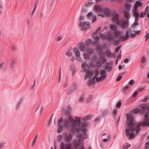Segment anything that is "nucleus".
<instances>
[{
    "label": "nucleus",
    "mask_w": 149,
    "mask_h": 149,
    "mask_svg": "<svg viewBox=\"0 0 149 149\" xmlns=\"http://www.w3.org/2000/svg\"><path fill=\"white\" fill-rule=\"evenodd\" d=\"M70 120L72 123L71 126V130L73 133L77 132L78 135L79 141L75 139L74 141L75 149H79L81 146V144L83 141V139H86L88 135L86 134L88 130L86 129H83L81 128L80 129L81 125V118L76 117L75 119H74L72 116H69Z\"/></svg>",
    "instance_id": "f257e3e1"
},
{
    "label": "nucleus",
    "mask_w": 149,
    "mask_h": 149,
    "mask_svg": "<svg viewBox=\"0 0 149 149\" xmlns=\"http://www.w3.org/2000/svg\"><path fill=\"white\" fill-rule=\"evenodd\" d=\"M126 116L127 123L129 127H127L125 130V134L129 139H132L134 138L135 135L133 132H131V131H135V123L134 122V117L131 114L127 113Z\"/></svg>",
    "instance_id": "f03ea898"
},
{
    "label": "nucleus",
    "mask_w": 149,
    "mask_h": 149,
    "mask_svg": "<svg viewBox=\"0 0 149 149\" xmlns=\"http://www.w3.org/2000/svg\"><path fill=\"white\" fill-rule=\"evenodd\" d=\"M81 67L82 69L84 70V72L86 73V77H89V79L91 80L93 84H94L95 82L96 78L95 77H93L92 80L91 78L93 76V73L92 71H90L89 70L90 68L89 65L86 63V62H83L81 65Z\"/></svg>",
    "instance_id": "7ed1b4c3"
},
{
    "label": "nucleus",
    "mask_w": 149,
    "mask_h": 149,
    "mask_svg": "<svg viewBox=\"0 0 149 149\" xmlns=\"http://www.w3.org/2000/svg\"><path fill=\"white\" fill-rule=\"evenodd\" d=\"M63 121V118L62 117H61L58 120V127L57 132L58 133H60L62 131L63 128V126L65 128H68L69 127L70 123L68 121L65 120L64 121L63 125L62 124Z\"/></svg>",
    "instance_id": "20e7f679"
},
{
    "label": "nucleus",
    "mask_w": 149,
    "mask_h": 149,
    "mask_svg": "<svg viewBox=\"0 0 149 149\" xmlns=\"http://www.w3.org/2000/svg\"><path fill=\"white\" fill-rule=\"evenodd\" d=\"M141 109L140 111V113L141 114L144 113L146 111L145 115V120L146 121H149V106L146 104H144L140 105Z\"/></svg>",
    "instance_id": "39448f33"
},
{
    "label": "nucleus",
    "mask_w": 149,
    "mask_h": 149,
    "mask_svg": "<svg viewBox=\"0 0 149 149\" xmlns=\"http://www.w3.org/2000/svg\"><path fill=\"white\" fill-rule=\"evenodd\" d=\"M149 126V121H146L145 120L142 122H140L139 123L137 124V126L135 125V129L136 134H137L141 130V126Z\"/></svg>",
    "instance_id": "423d86ee"
},
{
    "label": "nucleus",
    "mask_w": 149,
    "mask_h": 149,
    "mask_svg": "<svg viewBox=\"0 0 149 149\" xmlns=\"http://www.w3.org/2000/svg\"><path fill=\"white\" fill-rule=\"evenodd\" d=\"M101 38L103 40H107L111 41H113L114 39V36L111 33H109L108 35L104 34H102L100 36Z\"/></svg>",
    "instance_id": "0eeeda50"
},
{
    "label": "nucleus",
    "mask_w": 149,
    "mask_h": 149,
    "mask_svg": "<svg viewBox=\"0 0 149 149\" xmlns=\"http://www.w3.org/2000/svg\"><path fill=\"white\" fill-rule=\"evenodd\" d=\"M91 23L88 22H83L79 23V25L81 27L82 29L86 30L90 28L91 27Z\"/></svg>",
    "instance_id": "6e6552de"
},
{
    "label": "nucleus",
    "mask_w": 149,
    "mask_h": 149,
    "mask_svg": "<svg viewBox=\"0 0 149 149\" xmlns=\"http://www.w3.org/2000/svg\"><path fill=\"white\" fill-rule=\"evenodd\" d=\"M112 20L113 22L116 23L117 25L119 24L120 21V16L118 13L115 12L113 14Z\"/></svg>",
    "instance_id": "1a4fd4ad"
},
{
    "label": "nucleus",
    "mask_w": 149,
    "mask_h": 149,
    "mask_svg": "<svg viewBox=\"0 0 149 149\" xmlns=\"http://www.w3.org/2000/svg\"><path fill=\"white\" fill-rule=\"evenodd\" d=\"M118 25L120 26L123 29H126L129 26V21L128 19H126L123 21H120Z\"/></svg>",
    "instance_id": "9d476101"
},
{
    "label": "nucleus",
    "mask_w": 149,
    "mask_h": 149,
    "mask_svg": "<svg viewBox=\"0 0 149 149\" xmlns=\"http://www.w3.org/2000/svg\"><path fill=\"white\" fill-rule=\"evenodd\" d=\"M130 37V31L129 30H128L126 32L125 36H124L123 35H121L120 36V40H121V41H124L129 39Z\"/></svg>",
    "instance_id": "9b49d317"
},
{
    "label": "nucleus",
    "mask_w": 149,
    "mask_h": 149,
    "mask_svg": "<svg viewBox=\"0 0 149 149\" xmlns=\"http://www.w3.org/2000/svg\"><path fill=\"white\" fill-rule=\"evenodd\" d=\"M87 45L84 42H81L79 43L77 45V47H78L80 51L82 52H84L86 51L87 49Z\"/></svg>",
    "instance_id": "f8f14e48"
},
{
    "label": "nucleus",
    "mask_w": 149,
    "mask_h": 149,
    "mask_svg": "<svg viewBox=\"0 0 149 149\" xmlns=\"http://www.w3.org/2000/svg\"><path fill=\"white\" fill-rule=\"evenodd\" d=\"M88 18L90 20H92V22L95 21L97 19L96 16L92 13V12H90L87 14Z\"/></svg>",
    "instance_id": "ddd939ff"
},
{
    "label": "nucleus",
    "mask_w": 149,
    "mask_h": 149,
    "mask_svg": "<svg viewBox=\"0 0 149 149\" xmlns=\"http://www.w3.org/2000/svg\"><path fill=\"white\" fill-rule=\"evenodd\" d=\"M60 149H71V146L68 143L65 144L63 142H62L60 146Z\"/></svg>",
    "instance_id": "4468645a"
},
{
    "label": "nucleus",
    "mask_w": 149,
    "mask_h": 149,
    "mask_svg": "<svg viewBox=\"0 0 149 149\" xmlns=\"http://www.w3.org/2000/svg\"><path fill=\"white\" fill-rule=\"evenodd\" d=\"M73 138V136L71 134H66L65 136L64 137L65 141L67 143H68L71 141Z\"/></svg>",
    "instance_id": "2eb2a0df"
},
{
    "label": "nucleus",
    "mask_w": 149,
    "mask_h": 149,
    "mask_svg": "<svg viewBox=\"0 0 149 149\" xmlns=\"http://www.w3.org/2000/svg\"><path fill=\"white\" fill-rule=\"evenodd\" d=\"M94 9L96 11L98 12H101L103 11V9L100 5H95L94 6Z\"/></svg>",
    "instance_id": "dca6fc26"
},
{
    "label": "nucleus",
    "mask_w": 149,
    "mask_h": 149,
    "mask_svg": "<svg viewBox=\"0 0 149 149\" xmlns=\"http://www.w3.org/2000/svg\"><path fill=\"white\" fill-rule=\"evenodd\" d=\"M73 52L77 57H79L81 55L80 52L77 47L74 48L73 49Z\"/></svg>",
    "instance_id": "f3484780"
},
{
    "label": "nucleus",
    "mask_w": 149,
    "mask_h": 149,
    "mask_svg": "<svg viewBox=\"0 0 149 149\" xmlns=\"http://www.w3.org/2000/svg\"><path fill=\"white\" fill-rule=\"evenodd\" d=\"M110 29L112 31H116L117 30L118 27L116 25L110 24L109 26Z\"/></svg>",
    "instance_id": "a211bd4d"
},
{
    "label": "nucleus",
    "mask_w": 149,
    "mask_h": 149,
    "mask_svg": "<svg viewBox=\"0 0 149 149\" xmlns=\"http://www.w3.org/2000/svg\"><path fill=\"white\" fill-rule=\"evenodd\" d=\"M100 74L101 75V76L103 77L104 79H105L107 76V72L104 70H101L100 71Z\"/></svg>",
    "instance_id": "6ab92c4d"
},
{
    "label": "nucleus",
    "mask_w": 149,
    "mask_h": 149,
    "mask_svg": "<svg viewBox=\"0 0 149 149\" xmlns=\"http://www.w3.org/2000/svg\"><path fill=\"white\" fill-rule=\"evenodd\" d=\"M130 87L129 86H126L124 87L123 89V92L125 94L127 93L130 90Z\"/></svg>",
    "instance_id": "aec40b11"
},
{
    "label": "nucleus",
    "mask_w": 149,
    "mask_h": 149,
    "mask_svg": "<svg viewBox=\"0 0 149 149\" xmlns=\"http://www.w3.org/2000/svg\"><path fill=\"white\" fill-rule=\"evenodd\" d=\"M88 124V123L87 122H85L83 124L81 123V125H81V127L80 128V129H81V128H83V129H86L87 130V129L86 128V127L87 126Z\"/></svg>",
    "instance_id": "412c9836"
},
{
    "label": "nucleus",
    "mask_w": 149,
    "mask_h": 149,
    "mask_svg": "<svg viewBox=\"0 0 149 149\" xmlns=\"http://www.w3.org/2000/svg\"><path fill=\"white\" fill-rule=\"evenodd\" d=\"M70 70L72 72V76H73L75 75L74 72L76 71V69L75 68L74 66L71 65L70 67Z\"/></svg>",
    "instance_id": "4be33fe9"
},
{
    "label": "nucleus",
    "mask_w": 149,
    "mask_h": 149,
    "mask_svg": "<svg viewBox=\"0 0 149 149\" xmlns=\"http://www.w3.org/2000/svg\"><path fill=\"white\" fill-rule=\"evenodd\" d=\"M134 16L135 19H139V13L138 11L134 10Z\"/></svg>",
    "instance_id": "5701e85b"
},
{
    "label": "nucleus",
    "mask_w": 149,
    "mask_h": 149,
    "mask_svg": "<svg viewBox=\"0 0 149 149\" xmlns=\"http://www.w3.org/2000/svg\"><path fill=\"white\" fill-rule=\"evenodd\" d=\"M94 52V49L91 48L88 49L87 50V53L88 54L91 55L93 54Z\"/></svg>",
    "instance_id": "b1692460"
},
{
    "label": "nucleus",
    "mask_w": 149,
    "mask_h": 149,
    "mask_svg": "<svg viewBox=\"0 0 149 149\" xmlns=\"http://www.w3.org/2000/svg\"><path fill=\"white\" fill-rule=\"evenodd\" d=\"M124 17L125 18L128 19L130 17L129 12L126 10H124L123 11Z\"/></svg>",
    "instance_id": "393cba45"
},
{
    "label": "nucleus",
    "mask_w": 149,
    "mask_h": 149,
    "mask_svg": "<svg viewBox=\"0 0 149 149\" xmlns=\"http://www.w3.org/2000/svg\"><path fill=\"white\" fill-rule=\"evenodd\" d=\"M107 65L105 66V69H106L108 72H109L112 70V67L109 66V65L108 62L107 63Z\"/></svg>",
    "instance_id": "a878e982"
},
{
    "label": "nucleus",
    "mask_w": 149,
    "mask_h": 149,
    "mask_svg": "<svg viewBox=\"0 0 149 149\" xmlns=\"http://www.w3.org/2000/svg\"><path fill=\"white\" fill-rule=\"evenodd\" d=\"M99 59L100 60L102 63H104L107 61V58L104 56H100Z\"/></svg>",
    "instance_id": "bb28decb"
},
{
    "label": "nucleus",
    "mask_w": 149,
    "mask_h": 149,
    "mask_svg": "<svg viewBox=\"0 0 149 149\" xmlns=\"http://www.w3.org/2000/svg\"><path fill=\"white\" fill-rule=\"evenodd\" d=\"M103 11H104V14L106 16H107L110 13L109 10L108 8L104 9V10H103Z\"/></svg>",
    "instance_id": "cd10ccee"
},
{
    "label": "nucleus",
    "mask_w": 149,
    "mask_h": 149,
    "mask_svg": "<svg viewBox=\"0 0 149 149\" xmlns=\"http://www.w3.org/2000/svg\"><path fill=\"white\" fill-rule=\"evenodd\" d=\"M92 117L93 116L92 115H88L83 118V120L84 121H85L87 120H90L92 118Z\"/></svg>",
    "instance_id": "c85d7f7f"
},
{
    "label": "nucleus",
    "mask_w": 149,
    "mask_h": 149,
    "mask_svg": "<svg viewBox=\"0 0 149 149\" xmlns=\"http://www.w3.org/2000/svg\"><path fill=\"white\" fill-rule=\"evenodd\" d=\"M16 59H13L11 62L10 63V67L11 68H13L16 63Z\"/></svg>",
    "instance_id": "c756f323"
},
{
    "label": "nucleus",
    "mask_w": 149,
    "mask_h": 149,
    "mask_svg": "<svg viewBox=\"0 0 149 149\" xmlns=\"http://www.w3.org/2000/svg\"><path fill=\"white\" fill-rule=\"evenodd\" d=\"M140 109L138 108H136L133 110H132L131 111V113H137L139 112H140Z\"/></svg>",
    "instance_id": "7c9ffc66"
},
{
    "label": "nucleus",
    "mask_w": 149,
    "mask_h": 149,
    "mask_svg": "<svg viewBox=\"0 0 149 149\" xmlns=\"http://www.w3.org/2000/svg\"><path fill=\"white\" fill-rule=\"evenodd\" d=\"M93 98L92 95H91L89 96L88 98L86 100V102L87 103L90 102L92 101Z\"/></svg>",
    "instance_id": "2f4dec72"
},
{
    "label": "nucleus",
    "mask_w": 149,
    "mask_h": 149,
    "mask_svg": "<svg viewBox=\"0 0 149 149\" xmlns=\"http://www.w3.org/2000/svg\"><path fill=\"white\" fill-rule=\"evenodd\" d=\"M139 20V19H135V21L134 22V23L133 24L132 27H134V28L136 27V26L138 25L139 24L138 23V21Z\"/></svg>",
    "instance_id": "473e14b6"
},
{
    "label": "nucleus",
    "mask_w": 149,
    "mask_h": 149,
    "mask_svg": "<svg viewBox=\"0 0 149 149\" xmlns=\"http://www.w3.org/2000/svg\"><path fill=\"white\" fill-rule=\"evenodd\" d=\"M92 40L91 38L87 39L86 42V44L87 45H88L92 44Z\"/></svg>",
    "instance_id": "72a5a7b5"
},
{
    "label": "nucleus",
    "mask_w": 149,
    "mask_h": 149,
    "mask_svg": "<svg viewBox=\"0 0 149 149\" xmlns=\"http://www.w3.org/2000/svg\"><path fill=\"white\" fill-rule=\"evenodd\" d=\"M84 58L87 60H89L90 59V57L89 56V55L87 53H84Z\"/></svg>",
    "instance_id": "f704fd0d"
},
{
    "label": "nucleus",
    "mask_w": 149,
    "mask_h": 149,
    "mask_svg": "<svg viewBox=\"0 0 149 149\" xmlns=\"http://www.w3.org/2000/svg\"><path fill=\"white\" fill-rule=\"evenodd\" d=\"M141 61L143 63H145L147 62V59L145 56H143L141 57Z\"/></svg>",
    "instance_id": "c9c22d12"
},
{
    "label": "nucleus",
    "mask_w": 149,
    "mask_h": 149,
    "mask_svg": "<svg viewBox=\"0 0 149 149\" xmlns=\"http://www.w3.org/2000/svg\"><path fill=\"white\" fill-rule=\"evenodd\" d=\"M102 62L101 61H98L96 63V65L97 67H100L101 66L102 64H103Z\"/></svg>",
    "instance_id": "e433bc0d"
},
{
    "label": "nucleus",
    "mask_w": 149,
    "mask_h": 149,
    "mask_svg": "<svg viewBox=\"0 0 149 149\" xmlns=\"http://www.w3.org/2000/svg\"><path fill=\"white\" fill-rule=\"evenodd\" d=\"M103 77L101 76L100 77H97L96 78V80L97 82L100 81H102L104 79Z\"/></svg>",
    "instance_id": "4c0bfd02"
},
{
    "label": "nucleus",
    "mask_w": 149,
    "mask_h": 149,
    "mask_svg": "<svg viewBox=\"0 0 149 149\" xmlns=\"http://www.w3.org/2000/svg\"><path fill=\"white\" fill-rule=\"evenodd\" d=\"M37 5V3L36 2H35V6L33 10V11L32 12V14L33 15L35 13V12Z\"/></svg>",
    "instance_id": "58836bf2"
},
{
    "label": "nucleus",
    "mask_w": 149,
    "mask_h": 149,
    "mask_svg": "<svg viewBox=\"0 0 149 149\" xmlns=\"http://www.w3.org/2000/svg\"><path fill=\"white\" fill-rule=\"evenodd\" d=\"M106 54L108 58H109L111 54V53L110 51L107 50L106 52Z\"/></svg>",
    "instance_id": "ea45409f"
},
{
    "label": "nucleus",
    "mask_w": 149,
    "mask_h": 149,
    "mask_svg": "<svg viewBox=\"0 0 149 149\" xmlns=\"http://www.w3.org/2000/svg\"><path fill=\"white\" fill-rule=\"evenodd\" d=\"M131 146V144L127 143V144L124 145L123 146L124 149H127Z\"/></svg>",
    "instance_id": "a19ab883"
},
{
    "label": "nucleus",
    "mask_w": 149,
    "mask_h": 149,
    "mask_svg": "<svg viewBox=\"0 0 149 149\" xmlns=\"http://www.w3.org/2000/svg\"><path fill=\"white\" fill-rule=\"evenodd\" d=\"M75 90H76V89L74 88H70L69 90L67 92V94L68 95H69L70 94L72 93V91H74Z\"/></svg>",
    "instance_id": "79ce46f5"
},
{
    "label": "nucleus",
    "mask_w": 149,
    "mask_h": 149,
    "mask_svg": "<svg viewBox=\"0 0 149 149\" xmlns=\"http://www.w3.org/2000/svg\"><path fill=\"white\" fill-rule=\"evenodd\" d=\"M120 41H121V40H120V37L119 38V39H118L117 40L114 41L113 43V44L114 45H116L118 44V42Z\"/></svg>",
    "instance_id": "37998d69"
},
{
    "label": "nucleus",
    "mask_w": 149,
    "mask_h": 149,
    "mask_svg": "<svg viewBox=\"0 0 149 149\" xmlns=\"http://www.w3.org/2000/svg\"><path fill=\"white\" fill-rule=\"evenodd\" d=\"M63 136L61 135H59L58 136L57 138L58 139V142H60L61 141L62 139H63Z\"/></svg>",
    "instance_id": "c03bdc74"
},
{
    "label": "nucleus",
    "mask_w": 149,
    "mask_h": 149,
    "mask_svg": "<svg viewBox=\"0 0 149 149\" xmlns=\"http://www.w3.org/2000/svg\"><path fill=\"white\" fill-rule=\"evenodd\" d=\"M22 101L20 100L19 102H18L17 104L16 105V108L17 110L18 109L19 107L20 106L21 103Z\"/></svg>",
    "instance_id": "a18cd8bd"
},
{
    "label": "nucleus",
    "mask_w": 149,
    "mask_h": 149,
    "mask_svg": "<svg viewBox=\"0 0 149 149\" xmlns=\"http://www.w3.org/2000/svg\"><path fill=\"white\" fill-rule=\"evenodd\" d=\"M97 57L96 56H94L91 59V61L93 63H94L97 61Z\"/></svg>",
    "instance_id": "49530a36"
},
{
    "label": "nucleus",
    "mask_w": 149,
    "mask_h": 149,
    "mask_svg": "<svg viewBox=\"0 0 149 149\" xmlns=\"http://www.w3.org/2000/svg\"><path fill=\"white\" fill-rule=\"evenodd\" d=\"M148 100H149V95L146 96L142 100V101L143 102H146Z\"/></svg>",
    "instance_id": "de8ad7c7"
},
{
    "label": "nucleus",
    "mask_w": 149,
    "mask_h": 149,
    "mask_svg": "<svg viewBox=\"0 0 149 149\" xmlns=\"http://www.w3.org/2000/svg\"><path fill=\"white\" fill-rule=\"evenodd\" d=\"M94 3V2H88L87 4H86V7H89L91 5H93Z\"/></svg>",
    "instance_id": "09e8293b"
},
{
    "label": "nucleus",
    "mask_w": 149,
    "mask_h": 149,
    "mask_svg": "<svg viewBox=\"0 0 149 149\" xmlns=\"http://www.w3.org/2000/svg\"><path fill=\"white\" fill-rule=\"evenodd\" d=\"M131 6L129 3H127L126 5V8L127 9L130 10L131 8Z\"/></svg>",
    "instance_id": "8fccbe9b"
},
{
    "label": "nucleus",
    "mask_w": 149,
    "mask_h": 149,
    "mask_svg": "<svg viewBox=\"0 0 149 149\" xmlns=\"http://www.w3.org/2000/svg\"><path fill=\"white\" fill-rule=\"evenodd\" d=\"M136 3L139 6L141 7L143 6L142 3L140 1H137L136 2Z\"/></svg>",
    "instance_id": "3c124183"
},
{
    "label": "nucleus",
    "mask_w": 149,
    "mask_h": 149,
    "mask_svg": "<svg viewBox=\"0 0 149 149\" xmlns=\"http://www.w3.org/2000/svg\"><path fill=\"white\" fill-rule=\"evenodd\" d=\"M145 149H149V141L148 142L145 143Z\"/></svg>",
    "instance_id": "603ef678"
},
{
    "label": "nucleus",
    "mask_w": 149,
    "mask_h": 149,
    "mask_svg": "<svg viewBox=\"0 0 149 149\" xmlns=\"http://www.w3.org/2000/svg\"><path fill=\"white\" fill-rule=\"evenodd\" d=\"M101 118V117L100 116H98L97 118H96L94 120V121L95 122H98L100 120V118Z\"/></svg>",
    "instance_id": "864d4df0"
},
{
    "label": "nucleus",
    "mask_w": 149,
    "mask_h": 149,
    "mask_svg": "<svg viewBox=\"0 0 149 149\" xmlns=\"http://www.w3.org/2000/svg\"><path fill=\"white\" fill-rule=\"evenodd\" d=\"M84 99V97L83 95L81 96L79 99V101L80 102H83Z\"/></svg>",
    "instance_id": "5fc2aeb1"
},
{
    "label": "nucleus",
    "mask_w": 149,
    "mask_h": 149,
    "mask_svg": "<svg viewBox=\"0 0 149 149\" xmlns=\"http://www.w3.org/2000/svg\"><path fill=\"white\" fill-rule=\"evenodd\" d=\"M61 68H60V71H59V76L58 77V81L59 82H60L61 81Z\"/></svg>",
    "instance_id": "6e6d98bb"
},
{
    "label": "nucleus",
    "mask_w": 149,
    "mask_h": 149,
    "mask_svg": "<svg viewBox=\"0 0 149 149\" xmlns=\"http://www.w3.org/2000/svg\"><path fill=\"white\" fill-rule=\"evenodd\" d=\"M93 38L95 40H98L100 39V37L96 35L93 37Z\"/></svg>",
    "instance_id": "4d7b16f0"
},
{
    "label": "nucleus",
    "mask_w": 149,
    "mask_h": 149,
    "mask_svg": "<svg viewBox=\"0 0 149 149\" xmlns=\"http://www.w3.org/2000/svg\"><path fill=\"white\" fill-rule=\"evenodd\" d=\"M6 144L5 142H0V149L2 148Z\"/></svg>",
    "instance_id": "13d9d810"
},
{
    "label": "nucleus",
    "mask_w": 149,
    "mask_h": 149,
    "mask_svg": "<svg viewBox=\"0 0 149 149\" xmlns=\"http://www.w3.org/2000/svg\"><path fill=\"white\" fill-rule=\"evenodd\" d=\"M84 16L81 15L80 16V20H79V22L80 23H81V22H83V20H84Z\"/></svg>",
    "instance_id": "bf43d9fd"
},
{
    "label": "nucleus",
    "mask_w": 149,
    "mask_h": 149,
    "mask_svg": "<svg viewBox=\"0 0 149 149\" xmlns=\"http://www.w3.org/2000/svg\"><path fill=\"white\" fill-rule=\"evenodd\" d=\"M66 55L68 56H71L72 55V53L70 52H66Z\"/></svg>",
    "instance_id": "052dcab7"
},
{
    "label": "nucleus",
    "mask_w": 149,
    "mask_h": 149,
    "mask_svg": "<svg viewBox=\"0 0 149 149\" xmlns=\"http://www.w3.org/2000/svg\"><path fill=\"white\" fill-rule=\"evenodd\" d=\"M121 104H122L121 102H118V103L116 105V106L117 108H119L121 107Z\"/></svg>",
    "instance_id": "680f3d73"
},
{
    "label": "nucleus",
    "mask_w": 149,
    "mask_h": 149,
    "mask_svg": "<svg viewBox=\"0 0 149 149\" xmlns=\"http://www.w3.org/2000/svg\"><path fill=\"white\" fill-rule=\"evenodd\" d=\"M136 36V34L135 33H131L130 34V37L131 38H133L134 37H135Z\"/></svg>",
    "instance_id": "e2e57ef3"
},
{
    "label": "nucleus",
    "mask_w": 149,
    "mask_h": 149,
    "mask_svg": "<svg viewBox=\"0 0 149 149\" xmlns=\"http://www.w3.org/2000/svg\"><path fill=\"white\" fill-rule=\"evenodd\" d=\"M138 94V92L137 91H136L133 93V97H135Z\"/></svg>",
    "instance_id": "0e129e2a"
},
{
    "label": "nucleus",
    "mask_w": 149,
    "mask_h": 149,
    "mask_svg": "<svg viewBox=\"0 0 149 149\" xmlns=\"http://www.w3.org/2000/svg\"><path fill=\"white\" fill-rule=\"evenodd\" d=\"M117 109H114L113 112V115H117Z\"/></svg>",
    "instance_id": "69168bd1"
},
{
    "label": "nucleus",
    "mask_w": 149,
    "mask_h": 149,
    "mask_svg": "<svg viewBox=\"0 0 149 149\" xmlns=\"http://www.w3.org/2000/svg\"><path fill=\"white\" fill-rule=\"evenodd\" d=\"M145 13H143V12H142L140 14V16L141 17H144L145 16Z\"/></svg>",
    "instance_id": "338daca9"
},
{
    "label": "nucleus",
    "mask_w": 149,
    "mask_h": 149,
    "mask_svg": "<svg viewBox=\"0 0 149 149\" xmlns=\"http://www.w3.org/2000/svg\"><path fill=\"white\" fill-rule=\"evenodd\" d=\"M134 83V81L133 80H131L129 82V84L130 85H132Z\"/></svg>",
    "instance_id": "774afa93"
}]
</instances>
